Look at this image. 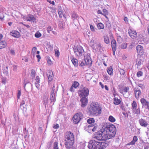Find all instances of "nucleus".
<instances>
[{"mask_svg": "<svg viewBox=\"0 0 149 149\" xmlns=\"http://www.w3.org/2000/svg\"><path fill=\"white\" fill-rule=\"evenodd\" d=\"M135 143H134L132 141L126 144V145H133L135 144Z\"/></svg>", "mask_w": 149, "mask_h": 149, "instance_id": "56", "label": "nucleus"}, {"mask_svg": "<svg viewBox=\"0 0 149 149\" xmlns=\"http://www.w3.org/2000/svg\"><path fill=\"white\" fill-rule=\"evenodd\" d=\"M128 33L130 36L133 39H134L137 36V33L135 31L131 28L128 30Z\"/></svg>", "mask_w": 149, "mask_h": 149, "instance_id": "10", "label": "nucleus"}, {"mask_svg": "<svg viewBox=\"0 0 149 149\" xmlns=\"http://www.w3.org/2000/svg\"><path fill=\"white\" fill-rule=\"evenodd\" d=\"M137 137L136 136H134L133 138V139L132 140L133 142H134V143L137 141Z\"/></svg>", "mask_w": 149, "mask_h": 149, "instance_id": "53", "label": "nucleus"}, {"mask_svg": "<svg viewBox=\"0 0 149 149\" xmlns=\"http://www.w3.org/2000/svg\"><path fill=\"white\" fill-rule=\"evenodd\" d=\"M139 122L141 125L143 127H145L148 125L147 122L143 119H140Z\"/></svg>", "mask_w": 149, "mask_h": 149, "instance_id": "18", "label": "nucleus"}, {"mask_svg": "<svg viewBox=\"0 0 149 149\" xmlns=\"http://www.w3.org/2000/svg\"><path fill=\"white\" fill-rule=\"evenodd\" d=\"M58 143L57 142H55L54 143V147H58Z\"/></svg>", "mask_w": 149, "mask_h": 149, "instance_id": "62", "label": "nucleus"}, {"mask_svg": "<svg viewBox=\"0 0 149 149\" xmlns=\"http://www.w3.org/2000/svg\"><path fill=\"white\" fill-rule=\"evenodd\" d=\"M132 110L134 113L137 114H140V111L139 108H138L137 109L136 108H135L134 109H133Z\"/></svg>", "mask_w": 149, "mask_h": 149, "instance_id": "32", "label": "nucleus"}, {"mask_svg": "<svg viewBox=\"0 0 149 149\" xmlns=\"http://www.w3.org/2000/svg\"><path fill=\"white\" fill-rule=\"evenodd\" d=\"M142 61L140 59H137L136 60V65H137V68H139L141 65L142 63Z\"/></svg>", "mask_w": 149, "mask_h": 149, "instance_id": "27", "label": "nucleus"}, {"mask_svg": "<svg viewBox=\"0 0 149 149\" xmlns=\"http://www.w3.org/2000/svg\"><path fill=\"white\" fill-rule=\"evenodd\" d=\"M72 17L74 19H77L78 17V15L75 13H73L72 14Z\"/></svg>", "mask_w": 149, "mask_h": 149, "instance_id": "52", "label": "nucleus"}, {"mask_svg": "<svg viewBox=\"0 0 149 149\" xmlns=\"http://www.w3.org/2000/svg\"><path fill=\"white\" fill-rule=\"evenodd\" d=\"M102 129L101 130L95 133L94 135V138L98 140H102Z\"/></svg>", "mask_w": 149, "mask_h": 149, "instance_id": "9", "label": "nucleus"}, {"mask_svg": "<svg viewBox=\"0 0 149 149\" xmlns=\"http://www.w3.org/2000/svg\"><path fill=\"white\" fill-rule=\"evenodd\" d=\"M3 72L6 76H8L9 72H8V67H3Z\"/></svg>", "mask_w": 149, "mask_h": 149, "instance_id": "25", "label": "nucleus"}, {"mask_svg": "<svg viewBox=\"0 0 149 149\" xmlns=\"http://www.w3.org/2000/svg\"><path fill=\"white\" fill-rule=\"evenodd\" d=\"M142 75L143 72L141 71H138L137 73V76L138 77H139L142 76Z\"/></svg>", "mask_w": 149, "mask_h": 149, "instance_id": "48", "label": "nucleus"}, {"mask_svg": "<svg viewBox=\"0 0 149 149\" xmlns=\"http://www.w3.org/2000/svg\"><path fill=\"white\" fill-rule=\"evenodd\" d=\"M90 43V45H91V43ZM92 48L95 50L96 51H101L102 47L100 43L97 42V43H95L91 45Z\"/></svg>", "mask_w": 149, "mask_h": 149, "instance_id": "8", "label": "nucleus"}, {"mask_svg": "<svg viewBox=\"0 0 149 149\" xmlns=\"http://www.w3.org/2000/svg\"><path fill=\"white\" fill-rule=\"evenodd\" d=\"M106 26L107 28H110L111 26V24L108 21L106 22Z\"/></svg>", "mask_w": 149, "mask_h": 149, "instance_id": "51", "label": "nucleus"}, {"mask_svg": "<svg viewBox=\"0 0 149 149\" xmlns=\"http://www.w3.org/2000/svg\"><path fill=\"white\" fill-rule=\"evenodd\" d=\"M41 34L39 32H37L35 34V36L36 38H39L41 36Z\"/></svg>", "mask_w": 149, "mask_h": 149, "instance_id": "43", "label": "nucleus"}, {"mask_svg": "<svg viewBox=\"0 0 149 149\" xmlns=\"http://www.w3.org/2000/svg\"><path fill=\"white\" fill-rule=\"evenodd\" d=\"M83 115L80 112L76 113L73 117L72 120L74 124H77L79 123L83 118Z\"/></svg>", "mask_w": 149, "mask_h": 149, "instance_id": "6", "label": "nucleus"}, {"mask_svg": "<svg viewBox=\"0 0 149 149\" xmlns=\"http://www.w3.org/2000/svg\"><path fill=\"white\" fill-rule=\"evenodd\" d=\"M120 102V100L117 98L115 97L113 99V103L116 105H118Z\"/></svg>", "mask_w": 149, "mask_h": 149, "instance_id": "30", "label": "nucleus"}, {"mask_svg": "<svg viewBox=\"0 0 149 149\" xmlns=\"http://www.w3.org/2000/svg\"><path fill=\"white\" fill-rule=\"evenodd\" d=\"M31 83H28L25 84L24 87L25 90L27 91L31 90Z\"/></svg>", "mask_w": 149, "mask_h": 149, "instance_id": "21", "label": "nucleus"}, {"mask_svg": "<svg viewBox=\"0 0 149 149\" xmlns=\"http://www.w3.org/2000/svg\"><path fill=\"white\" fill-rule=\"evenodd\" d=\"M95 122V120L93 118H90L87 120V123L90 124L93 123Z\"/></svg>", "mask_w": 149, "mask_h": 149, "instance_id": "35", "label": "nucleus"}, {"mask_svg": "<svg viewBox=\"0 0 149 149\" xmlns=\"http://www.w3.org/2000/svg\"><path fill=\"white\" fill-rule=\"evenodd\" d=\"M59 127V125L58 124H56L54 125L53 126V128L55 129H57Z\"/></svg>", "mask_w": 149, "mask_h": 149, "instance_id": "59", "label": "nucleus"}, {"mask_svg": "<svg viewBox=\"0 0 149 149\" xmlns=\"http://www.w3.org/2000/svg\"><path fill=\"white\" fill-rule=\"evenodd\" d=\"M90 28H91V30L92 31H94L95 29H94L93 26V25H90Z\"/></svg>", "mask_w": 149, "mask_h": 149, "instance_id": "64", "label": "nucleus"}, {"mask_svg": "<svg viewBox=\"0 0 149 149\" xmlns=\"http://www.w3.org/2000/svg\"><path fill=\"white\" fill-rule=\"evenodd\" d=\"M129 88L128 87H125L124 89V91L125 92L127 93L129 90Z\"/></svg>", "mask_w": 149, "mask_h": 149, "instance_id": "54", "label": "nucleus"}, {"mask_svg": "<svg viewBox=\"0 0 149 149\" xmlns=\"http://www.w3.org/2000/svg\"><path fill=\"white\" fill-rule=\"evenodd\" d=\"M104 42L107 44H109V40L108 37L107 36H104Z\"/></svg>", "mask_w": 149, "mask_h": 149, "instance_id": "37", "label": "nucleus"}, {"mask_svg": "<svg viewBox=\"0 0 149 149\" xmlns=\"http://www.w3.org/2000/svg\"><path fill=\"white\" fill-rule=\"evenodd\" d=\"M98 29H103L104 28V24L101 23H98L97 25Z\"/></svg>", "mask_w": 149, "mask_h": 149, "instance_id": "34", "label": "nucleus"}, {"mask_svg": "<svg viewBox=\"0 0 149 149\" xmlns=\"http://www.w3.org/2000/svg\"><path fill=\"white\" fill-rule=\"evenodd\" d=\"M127 47V44L126 43H122L120 45V48L123 49H125Z\"/></svg>", "mask_w": 149, "mask_h": 149, "instance_id": "39", "label": "nucleus"}, {"mask_svg": "<svg viewBox=\"0 0 149 149\" xmlns=\"http://www.w3.org/2000/svg\"><path fill=\"white\" fill-rule=\"evenodd\" d=\"M47 1L51 4H52L53 5H55V3L54 1H51L50 0H47Z\"/></svg>", "mask_w": 149, "mask_h": 149, "instance_id": "58", "label": "nucleus"}, {"mask_svg": "<svg viewBox=\"0 0 149 149\" xmlns=\"http://www.w3.org/2000/svg\"><path fill=\"white\" fill-rule=\"evenodd\" d=\"M36 75V72L34 70L32 69L31 70V72L30 74L31 77L32 79H33L35 76Z\"/></svg>", "mask_w": 149, "mask_h": 149, "instance_id": "33", "label": "nucleus"}, {"mask_svg": "<svg viewBox=\"0 0 149 149\" xmlns=\"http://www.w3.org/2000/svg\"><path fill=\"white\" fill-rule=\"evenodd\" d=\"M112 68H109L107 70V71L108 73L110 74L111 75L112 74L113 72H112Z\"/></svg>", "mask_w": 149, "mask_h": 149, "instance_id": "44", "label": "nucleus"}, {"mask_svg": "<svg viewBox=\"0 0 149 149\" xmlns=\"http://www.w3.org/2000/svg\"><path fill=\"white\" fill-rule=\"evenodd\" d=\"M134 92L135 97L138 99L139 98V96L141 94L140 90L138 88H135L134 89Z\"/></svg>", "mask_w": 149, "mask_h": 149, "instance_id": "12", "label": "nucleus"}, {"mask_svg": "<svg viewBox=\"0 0 149 149\" xmlns=\"http://www.w3.org/2000/svg\"><path fill=\"white\" fill-rule=\"evenodd\" d=\"M47 63L48 64L51 65L52 64V62L49 57H47Z\"/></svg>", "mask_w": 149, "mask_h": 149, "instance_id": "47", "label": "nucleus"}, {"mask_svg": "<svg viewBox=\"0 0 149 149\" xmlns=\"http://www.w3.org/2000/svg\"><path fill=\"white\" fill-rule=\"evenodd\" d=\"M25 19H26L27 21H32L33 22H35L36 20V19L34 16L31 15H30L26 16L25 17Z\"/></svg>", "mask_w": 149, "mask_h": 149, "instance_id": "16", "label": "nucleus"}, {"mask_svg": "<svg viewBox=\"0 0 149 149\" xmlns=\"http://www.w3.org/2000/svg\"><path fill=\"white\" fill-rule=\"evenodd\" d=\"M88 127H93L92 129V130L93 132H95L97 128L96 126H94L92 125H90L88 126Z\"/></svg>", "mask_w": 149, "mask_h": 149, "instance_id": "36", "label": "nucleus"}, {"mask_svg": "<svg viewBox=\"0 0 149 149\" xmlns=\"http://www.w3.org/2000/svg\"><path fill=\"white\" fill-rule=\"evenodd\" d=\"M58 13L59 14V17H62L63 15V10L61 6H58Z\"/></svg>", "mask_w": 149, "mask_h": 149, "instance_id": "26", "label": "nucleus"}, {"mask_svg": "<svg viewBox=\"0 0 149 149\" xmlns=\"http://www.w3.org/2000/svg\"><path fill=\"white\" fill-rule=\"evenodd\" d=\"M132 109H134L136 108L137 104L136 102L134 101L132 104Z\"/></svg>", "mask_w": 149, "mask_h": 149, "instance_id": "40", "label": "nucleus"}, {"mask_svg": "<svg viewBox=\"0 0 149 149\" xmlns=\"http://www.w3.org/2000/svg\"><path fill=\"white\" fill-rule=\"evenodd\" d=\"M88 112L90 115L97 116L101 114L102 107L97 102H93L88 109Z\"/></svg>", "mask_w": 149, "mask_h": 149, "instance_id": "3", "label": "nucleus"}, {"mask_svg": "<svg viewBox=\"0 0 149 149\" xmlns=\"http://www.w3.org/2000/svg\"><path fill=\"white\" fill-rule=\"evenodd\" d=\"M116 42L115 40H113L111 41V47L112 49H116Z\"/></svg>", "mask_w": 149, "mask_h": 149, "instance_id": "29", "label": "nucleus"}, {"mask_svg": "<svg viewBox=\"0 0 149 149\" xmlns=\"http://www.w3.org/2000/svg\"><path fill=\"white\" fill-rule=\"evenodd\" d=\"M65 144L66 148L70 149L73 145L74 137L73 134L70 131L66 132L64 135Z\"/></svg>", "mask_w": 149, "mask_h": 149, "instance_id": "4", "label": "nucleus"}, {"mask_svg": "<svg viewBox=\"0 0 149 149\" xmlns=\"http://www.w3.org/2000/svg\"><path fill=\"white\" fill-rule=\"evenodd\" d=\"M84 61L86 65H91L92 63V61L89 56H84Z\"/></svg>", "mask_w": 149, "mask_h": 149, "instance_id": "15", "label": "nucleus"}, {"mask_svg": "<svg viewBox=\"0 0 149 149\" xmlns=\"http://www.w3.org/2000/svg\"><path fill=\"white\" fill-rule=\"evenodd\" d=\"M73 87H74L73 86H72V85L70 89V91L72 92H74V89L73 88Z\"/></svg>", "mask_w": 149, "mask_h": 149, "instance_id": "60", "label": "nucleus"}, {"mask_svg": "<svg viewBox=\"0 0 149 149\" xmlns=\"http://www.w3.org/2000/svg\"><path fill=\"white\" fill-rule=\"evenodd\" d=\"M56 95H50V97L51 102H54L56 101Z\"/></svg>", "mask_w": 149, "mask_h": 149, "instance_id": "31", "label": "nucleus"}, {"mask_svg": "<svg viewBox=\"0 0 149 149\" xmlns=\"http://www.w3.org/2000/svg\"><path fill=\"white\" fill-rule=\"evenodd\" d=\"M109 121L112 122H114L116 121L115 118L111 116H109Z\"/></svg>", "mask_w": 149, "mask_h": 149, "instance_id": "38", "label": "nucleus"}, {"mask_svg": "<svg viewBox=\"0 0 149 149\" xmlns=\"http://www.w3.org/2000/svg\"><path fill=\"white\" fill-rule=\"evenodd\" d=\"M47 75L48 77L49 81H51L53 79V73L52 72L49 71V72L47 73Z\"/></svg>", "mask_w": 149, "mask_h": 149, "instance_id": "19", "label": "nucleus"}, {"mask_svg": "<svg viewBox=\"0 0 149 149\" xmlns=\"http://www.w3.org/2000/svg\"><path fill=\"white\" fill-rule=\"evenodd\" d=\"M124 115L125 117L127 118L128 116V114L123 112L122 113Z\"/></svg>", "mask_w": 149, "mask_h": 149, "instance_id": "61", "label": "nucleus"}, {"mask_svg": "<svg viewBox=\"0 0 149 149\" xmlns=\"http://www.w3.org/2000/svg\"><path fill=\"white\" fill-rule=\"evenodd\" d=\"M74 51L76 56L79 57L84 55L85 53L83 47L81 46H77L74 48Z\"/></svg>", "mask_w": 149, "mask_h": 149, "instance_id": "5", "label": "nucleus"}, {"mask_svg": "<svg viewBox=\"0 0 149 149\" xmlns=\"http://www.w3.org/2000/svg\"><path fill=\"white\" fill-rule=\"evenodd\" d=\"M141 102L142 105L145 106L146 109H149V102H147L144 98H141Z\"/></svg>", "mask_w": 149, "mask_h": 149, "instance_id": "14", "label": "nucleus"}, {"mask_svg": "<svg viewBox=\"0 0 149 149\" xmlns=\"http://www.w3.org/2000/svg\"><path fill=\"white\" fill-rule=\"evenodd\" d=\"M6 80L5 78H3L2 79L1 82H2V83H3L4 84H5L6 83Z\"/></svg>", "mask_w": 149, "mask_h": 149, "instance_id": "57", "label": "nucleus"}, {"mask_svg": "<svg viewBox=\"0 0 149 149\" xmlns=\"http://www.w3.org/2000/svg\"><path fill=\"white\" fill-rule=\"evenodd\" d=\"M102 140H106L115 136L116 129L114 125L106 123L102 127Z\"/></svg>", "mask_w": 149, "mask_h": 149, "instance_id": "1", "label": "nucleus"}, {"mask_svg": "<svg viewBox=\"0 0 149 149\" xmlns=\"http://www.w3.org/2000/svg\"><path fill=\"white\" fill-rule=\"evenodd\" d=\"M10 34L12 36L16 38H18L20 36L19 32L16 31H13L11 32Z\"/></svg>", "mask_w": 149, "mask_h": 149, "instance_id": "17", "label": "nucleus"}, {"mask_svg": "<svg viewBox=\"0 0 149 149\" xmlns=\"http://www.w3.org/2000/svg\"><path fill=\"white\" fill-rule=\"evenodd\" d=\"M117 41L119 43H121L123 41V39L120 36H118L117 38Z\"/></svg>", "mask_w": 149, "mask_h": 149, "instance_id": "41", "label": "nucleus"}, {"mask_svg": "<svg viewBox=\"0 0 149 149\" xmlns=\"http://www.w3.org/2000/svg\"><path fill=\"white\" fill-rule=\"evenodd\" d=\"M43 104L46 105L47 104L48 101V97L46 96L45 95H43Z\"/></svg>", "mask_w": 149, "mask_h": 149, "instance_id": "28", "label": "nucleus"}, {"mask_svg": "<svg viewBox=\"0 0 149 149\" xmlns=\"http://www.w3.org/2000/svg\"><path fill=\"white\" fill-rule=\"evenodd\" d=\"M79 85V84L77 81H74L73 84H72V86H73L75 88L78 87Z\"/></svg>", "mask_w": 149, "mask_h": 149, "instance_id": "42", "label": "nucleus"}, {"mask_svg": "<svg viewBox=\"0 0 149 149\" xmlns=\"http://www.w3.org/2000/svg\"><path fill=\"white\" fill-rule=\"evenodd\" d=\"M7 46V43L5 41L0 42V49L4 48Z\"/></svg>", "mask_w": 149, "mask_h": 149, "instance_id": "24", "label": "nucleus"}, {"mask_svg": "<svg viewBox=\"0 0 149 149\" xmlns=\"http://www.w3.org/2000/svg\"><path fill=\"white\" fill-rule=\"evenodd\" d=\"M89 93L88 89L86 88H84L81 90H79L78 92L79 96L80 97H84L87 96Z\"/></svg>", "mask_w": 149, "mask_h": 149, "instance_id": "7", "label": "nucleus"}, {"mask_svg": "<svg viewBox=\"0 0 149 149\" xmlns=\"http://www.w3.org/2000/svg\"><path fill=\"white\" fill-rule=\"evenodd\" d=\"M55 85L54 84L53 86V87L50 88V95H56L57 90L55 88Z\"/></svg>", "mask_w": 149, "mask_h": 149, "instance_id": "20", "label": "nucleus"}, {"mask_svg": "<svg viewBox=\"0 0 149 149\" xmlns=\"http://www.w3.org/2000/svg\"><path fill=\"white\" fill-rule=\"evenodd\" d=\"M35 80L36 81L35 84L37 88L38 89H39L40 88V84L39 83L40 80V78L38 76H37Z\"/></svg>", "mask_w": 149, "mask_h": 149, "instance_id": "22", "label": "nucleus"}, {"mask_svg": "<svg viewBox=\"0 0 149 149\" xmlns=\"http://www.w3.org/2000/svg\"><path fill=\"white\" fill-rule=\"evenodd\" d=\"M70 59L72 63L74 66L75 67H77L78 65V60L73 57H70Z\"/></svg>", "mask_w": 149, "mask_h": 149, "instance_id": "23", "label": "nucleus"}, {"mask_svg": "<svg viewBox=\"0 0 149 149\" xmlns=\"http://www.w3.org/2000/svg\"><path fill=\"white\" fill-rule=\"evenodd\" d=\"M109 143L108 141L100 142L93 140L89 142L88 147L89 149H104L107 147Z\"/></svg>", "mask_w": 149, "mask_h": 149, "instance_id": "2", "label": "nucleus"}, {"mask_svg": "<svg viewBox=\"0 0 149 149\" xmlns=\"http://www.w3.org/2000/svg\"><path fill=\"white\" fill-rule=\"evenodd\" d=\"M119 71L121 75H124L125 72V70H124L123 69L121 68L119 69Z\"/></svg>", "mask_w": 149, "mask_h": 149, "instance_id": "45", "label": "nucleus"}, {"mask_svg": "<svg viewBox=\"0 0 149 149\" xmlns=\"http://www.w3.org/2000/svg\"><path fill=\"white\" fill-rule=\"evenodd\" d=\"M136 49L138 54L140 55H142L143 53V47L141 45H138L136 47Z\"/></svg>", "mask_w": 149, "mask_h": 149, "instance_id": "13", "label": "nucleus"}, {"mask_svg": "<svg viewBox=\"0 0 149 149\" xmlns=\"http://www.w3.org/2000/svg\"><path fill=\"white\" fill-rule=\"evenodd\" d=\"M52 29L53 28L51 26H49L47 28V31L48 33H49L50 31H51Z\"/></svg>", "mask_w": 149, "mask_h": 149, "instance_id": "49", "label": "nucleus"}, {"mask_svg": "<svg viewBox=\"0 0 149 149\" xmlns=\"http://www.w3.org/2000/svg\"><path fill=\"white\" fill-rule=\"evenodd\" d=\"M81 97L80 100V102L81 103V106L84 108L86 106L88 103V99L86 97Z\"/></svg>", "mask_w": 149, "mask_h": 149, "instance_id": "11", "label": "nucleus"}, {"mask_svg": "<svg viewBox=\"0 0 149 149\" xmlns=\"http://www.w3.org/2000/svg\"><path fill=\"white\" fill-rule=\"evenodd\" d=\"M103 13H102V15H108V12L107 10L106 9H103L102 10Z\"/></svg>", "mask_w": 149, "mask_h": 149, "instance_id": "46", "label": "nucleus"}, {"mask_svg": "<svg viewBox=\"0 0 149 149\" xmlns=\"http://www.w3.org/2000/svg\"><path fill=\"white\" fill-rule=\"evenodd\" d=\"M21 95V92L19 90L18 91L17 95V97L18 98H19L20 97Z\"/></svg>", "mask_w": 149, "mask_h": 149, "instance_id": "55", "label": "nucleus"}, {"mask_svg": "<svg viewBox=\"0 0 149 149\" xmlns=\"http://www.w3.org/2000/svg\"><path fill=\"white\" fill-rule=\"evenodd\" d=\"M10 53L13 55H15V50H11L10 51Z\"/></svg>", "mask_w": 149, "mask_h": 149, "instance_id": "63", "label": "nucleus"}, {"mask_svg": "<svg viewBox=\"0 0 149 149\" xmlns=\"http://www.w3.org/2000/svg\"><path fill=\"white\" fill-rule=\"evenodd\" d=\"M55 52L56 56L58 57L60 55V53L59 51L57 49H55Z\"/></svg>", "mask_w": 149, "mask_h": 149, "instance_id": "50", "label": "nucleus"}]
</instances>
